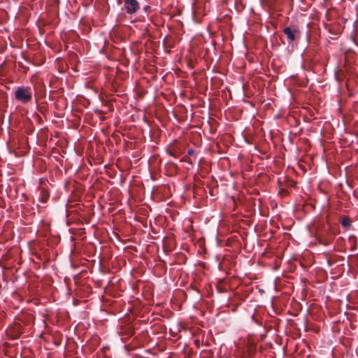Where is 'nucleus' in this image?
<instances>
[{
  "mask_svg": "<svg viewBox=\"0 0 358 358\" xmlns=\"http://www.w3.org/2000/svg\"><path fill=\"white\" fill-rule=\"evenodd\" d=\"M15 99L22 103L29 102L31 99L30 88L24 87L17 88L15 92Z\"/></svg>",
  "mask_w": 358,
  "mask_h": 358,
  "instance_id": "obj_1",
  "label": "nucleus"
},
{
  "mask_svg": "<svg viewBox=\"0 0 358 358\" xmlns=\"http://www.w3.org/2000/svg\"><path fill=\"white\" fill-rule=\"evenodd\" d=\"M124 8L128 14H134L139 8V3L136 0H125Z\"/></svg>",
  "mask_w": 358,
  "mask_h": 358,
  "instance_id": "obj_2",
  "label": "nucleus"
},
{
  "mask_svg": "<svg viewBox=\"0 0 358 358\" xmlns=\"http://www.w3.org/2000/svg\"><path fill=\"white\" fill-rule=\"evenodd\" d=\"M283 32L290 42L294 41L296 39V35L299 34V31L292 30L289 27L285 28Z\"/></svg>",
  "mask_w": 358,
  "mask_h": 358,
  "instance_id": "obj_3",
  "label": "nucleus"
},
{
  "mask_svg": "<svg viewBox=\"0 0 358 358\" xmlns=\"http://www.w3.org/2000/svg\"><path fill=\"white\" fill-rule=\"evenodd\" d=\"M341 224H342V227H344V228H348L350 226V220L348 217H343L341 220Z\"/></svg>",
  "mask_w": 358,
  "mask_h": 358,
  "instance_id": "obj_4",
  "label": "nucleus"
},
{
  "mask_svg": "<svg viewBox=\"0 0 358 358\" xmlns=\"http://www.w3.org/2000/svg\"><path fill=\"white\" fill-rule=\"evenodd\" d=\"M194 150H192V149L188 150V155H193V154H194Z\"/></svg>",
  "mask_w": 358,
  "mask_h": 358,
  "instance_id": "obj_5",
  "label": "nucleus"
},
{
  "mask_svg": "<svg viewBox=\"0 0 358 358\" xmlns=\"http://www.w3.org/2000/svg\"><path fill=\"white\" fill-rule=\"evenodd\" d=\"M147 8H149L148 6L145 7V10H147Z\"/></svg>",
  "mask_w": 358,
  "mask_h": 358,
  "instance_id": "obj_6",
  "label": "nucleus"
}]
</instances>
